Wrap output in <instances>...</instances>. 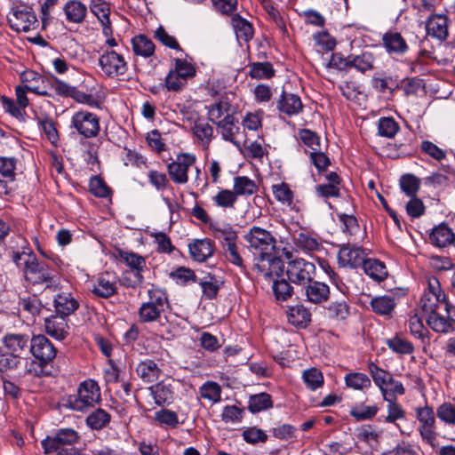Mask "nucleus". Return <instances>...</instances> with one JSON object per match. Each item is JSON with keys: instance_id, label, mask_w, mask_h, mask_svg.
Returning a JSON list of instances; mask_svg holds the SVG:
<instances>
[{"instance_id": "3", "label": "nucleus", "mask_w": 455, "mask_h": 455, "mask_svg": "<svg viewBox=\"0 0 455 455\" xmlns=\"http://www.w3.org/2000/svg\"><path fill=\"white\" fill-rule=\"evenodd\" d=\"M30 352L38 361L39 366V370H34V374H45L44 367L52 362L57 354L53 344L44 335L34 336L30 341Z\"/></svg>"}, {"instance_id": "10", "label": "nucleus", "mask_w": 455, "mask_h": 455, "mask_svg": "<svg viewBox=\"0 0 455 455\" xmlns=\"http://www.w3.org/2000/svg\"><path fill=\"white\" fill-rule=\"evenodd\" d=\"M315 272V265L301 258L290 260L286 269L289 280L301 285L313 280Z\"/></svg>"}, {"instance_id": "25", "label": "nucleus", "mask_w": 455, "mask_h": 455, "mask_svg": "<svg viewBox=\"0 0 455 455\" xmlns=\"http://www.w3.org/2000/svg\"><path fill=\"white\" fill-rule=\"evenodd\" d=\"M63 12L68 22L81 24L86 18L87 7L78 0H69L64 4Z\"/></svg>"}, {"instance_id": "19", "label": "nucleus", "mask_w": 455, "mask_h": 455, "mask_svg": "<svg viewBox=\"0 0 455 455\" xmlns=\"http://www.w3.org/2000/svg\"><path fill=\"white\" fill-rule=\"evenodd\" d=\"M116 291L115 278L108 273L99 275L92 289V292L95 296L104 299L113 296Z\"/></svg>"}, {"instance_id": "62", "label": "nucleus", "mask_w": 455, "mask_h": 455, "mask_svg": "<svg viewBox=\"0 0 455 455\" xmlns=\"http://www.w3.org/2000/svg\"><path fill=\"white\" fill-rule=\"evenodd\" d=\"M405 392L403 385L402 382L395 379L391 375L387 379V384H385L384 388L381 390L383 397L385 400H387V396L395 397L396 395H402Z\"/></svg>"}, {"instance_id": "42", "label": "nucleus", "mask_w": 455, "mask_h": 455, "mask_svg": "<svg viewBox=\"0 0 455 455\" xmlns=\"http://www.w3.org/2000/svg\"><path fill=\"white\" fill-rule=\"evenodd\" d=\"M111 419V416L108 412L103 409H96L90 413L86 419V425L92 430H100L104 428Z\"/></svg>"}, {"instance_id": "64", "label": "nucleus", "mask_w": 455, "mask_h": 455, "mask_svg": "<svg viewBox=\"0 0 455 455\" xmlns=\"http://www.w3.org/2000/svg\"><path fill=\"white\" fill-rule=\"evenodd\" d=\"M187 84L188 82L172 69L169 71L164 79V86L169 92H180Z\"/></svg>"}, {"instance_id": "55", "label": "nucleus", "mask_w": 455, "mask_h": 455, "mask_svg": "<svg viewBox=\"0 0 455 455\" xmlns=\"http://www.w3.org/2000/svg\"><path fill=\"white\" fill-rule=\"evenodd\" d=\"M212 201L219 207L234 208L237 197L233 190L221 189L212 197Z\"/></svg>"}, {"instance_id": "51", "label": "nucleus", "mask_w": 455, "mask_h": 455, "mask_svg": "<svg viewBox=\"0 0 455 455\" xmlns=\"http://www.w3.org/2000/svg\"><path fill=\"white\" fill-rule=\"evenodd\" d=\"M170 277L179 285H187L196 282L195 272L188 267H180L170 273Z\"/></svg>"}, {"instance_id": "13", "label": "nucleus", "mask_w": 455, "mask_h": 455, "mask_svg": "<svg viewBox=\"0 0 455 455\" xmlns=\"http://www.w3.org/2000/svg\"><path fill=\"white\" fill-rule=\"evenodd\" d=\"M255 267L267 280H272L275 276H280L284 269V265L280 258L269 252H265L259 257Z\"/></svg>"}, {"instance_id": "15", "label": "nucleus", "mask_w": 455, "mask_h": 455, "mask_svg": "<svg viewBox=\"0 0 455 455\" xmlns=\"http://www.w3.org/2000/svg\"><path fill=\"white\" fill-rule=\"evenodd\" d=\"M276 109L279 111L280 116H291L299 115L302 111L303 104L297 94L289 93L283 90L276 101Z\"/></svg>"}, {"instance_id": "41", "label": "nucleus", "mask_w": 455, "mask_h": 455, "mask_svg": "<svg viewBox=\"0 0 455 455\" xmlns=\"http://www.w3.org/2000/svg\"><path fill=\"white\" fill-rule=\"evenodd\" d=\"M208 116L209 120L215 124H218L226 118V116H233L230 113V104L226 100H220L209 107Z\"/></svg>"}, {"instance_id": "21", "label": "nucleus", "mask_w": 455, "mask_h": 455, "mask_svg": "<svg viewBox=\"0 0 455 455\" xmlns=\"http://www.w3.org/2000/svg\"><path fill=\"white\" fill-rule=\"evenodd\" d=\"M136 374L142 381L151 383L156 381L162 374V370L152 359L140 361L135 369Z\"/></svg>"}, {"instance_id": "52", "label": "nucleus", "mask_w": 455, "mask_h": 455, "mask_svg": "<svg viewBox=\"0 0 455 455\" xmlns=\"http://www.w3.org/2000/svg\"><path fill=\"white\" fill-rule=\"evenodd\" d=\"M437 418L445 425L455 426V405L451 403H443L436 408Z\"/></svg>"}, {"instance_id": "24", "label": "nucleus", "mask_w": 455, "mask_h": 455, "mask_svg": "<svg viewBox=\"0 0 455 455\" xmlns=\"http://www.w3.org/2000/svg\"><path fill=\"white\" fill-rule=\"evenodd\" d=\"M383 45L388 53L403 54L409 47L403 36L395 31L387 32L382 36Z\"/></svg>"}, {"instance_id": "46", "label": "nucleus", "mask_w": 455, "mask_h": 455, "mask_svg": "<svg viewBox=\"0 0 455 455\" xmlns=\"http://www.w3.org/2000/svg\"><path fill=\"white\" fill-rule=\"evenodd\" d=\"M234 116H226V118L216 124L221 129V136L223 140L234 142L235 136L239 132V127L235 124Z\"/></svg>"}, {"instance_id": "12", "label": "nucleus", "mask_w": 455, "mask_h": 455, "mask_svg": "<svg viewBox=\"0 0 455 455\" xmlns=\"http://www.w3.org/2000/svg\"><path fill=\"white\" fill-rule=\"evenodd\" d=\"M71 126L84 138L95 137L100 130V120L97 116L87 111L76 113L72 116Z\"/></svg>"}, {"instance_id": "39", "label": "nucleus", "mask_w": 455, "mask_h": 455, "mask_svg": "<svg viewBox=\"0 0 455 455\" xmlns=\"http://www.w3.org/2000/svg\"><path fill=\"white\" fill-rule=\"evenodd\" d=\"M257 190L255 182L246 176L234 178L233 192L238 196H250Z\"/></svg>"}, {"instance_id": "26", "label": "nucleus", "mask_w": 455, "mask_h": 455, "mask_svg": "<svg viewBox=\"0 0 455 455\" xmlns=\"http://www.w3.org/2000/svg\"><path fill=\"white\" fill-rule=\"evenodd\" d=\"M305 295L309 302L319 304L328 299L330 289L323 283L311 280L305 288Z\"/></svg>"}, {"instance_id": "18", "label": "nucleus", "mask_w": 455, "mask_h": 455, "mask_svg": "<svg viewBox=\"0 0 455 455\" xmlns=\"http://www.w3.org/2000/svg\"><path fill=\"white\" fill-rule=\"evenodd\" d=\"M90 10L100 22L103 34L106 36H109L112 34L111 22L109 20V4L104 0H92L90 4Z\"/></svg>"}, {"instance_id": "22", "label": "nucleus", "mask_w": 455, "mask_h": 455, "mask_svg": "<svg viewBox=\"0 0 455 455\" xmlns=\"http://www.w3.org/2000/svg\"><path fill=\"white\" fill-rule=\"evenodd\" d=\"M454 238L455 234L444 223L435 227L429 234L430 243L438 248H444L453 244Z\"/></svg>"}, {"instance_id": "7", "label": "nucleus", "mask_w": 455, "mask_h": 455, "mask_svg": "<svg viewBox=\"0 0 455 455\" xmlns=\"http://www.w3.org/2000/svg\"><path fill=\"white\" fill-rule=\"evenodd\" d=\"M196 157L190 153L178 154L175 160L167 164V172L171 180L180 185L188 183V171L196 164Z\"/></svg>"}, {"instance_id": "36", "label": "nucleus", "mask_w": 455, "mask_h": 455, "mask_svg": "<svg viewBox=\"0 0 455 455\" xmlns=\"http://www.w3.org/2000/svg\"><path fill=\"white\" fill-rule=\"evenodd\" d=\"M150 393L158 406L169 404L172 401L173 392L172 386L164 382H158L149 387Z\"/></svg>"}, {"instance_id": "28", "label": "nucleus", "mask_w": 455, "mask_h": 455, "mask_svg": "<svg viewBox=\"0 0 455 455\" xmlns=\"http://www.w3.org/2000/svg\"><path fill=\"white\" fill-rule=\"evenodd\" d=\"M189 253L193 259L204 262L213 253V244L209 239L196 240L188 245Z\"/></svg>"}, {"instance_id": "40", "label": "nucleus", "mask_w": 455, "mask_h": 455, "mask_svg": "<svg viewBox=\"0 0 455 455\" xmlns=\"http://www.w3.org/2000/svg\"><path fill=\"white\" fill-rule=\"evenodd\" d=\"M344 380L346 386L354 390L364 391L371 387L370 378L362 372H349L345 376Z\"/></svg>"}, {"instance_id": "32", "label": "nucleus", "mask_w": 455, "mask_h": 455, "mask_svg": "<svg viewBox=\"0 0 455 455\" xmlns=\"http://www.w3.org/2000/svg\"><path fill=\"white\" fill-rule=\"evenodd\" d=\"M132 51L135 55L149 58L155 53L156 46L145 35H138L132 39Z\"/></svg>"}, {"instance_id": "57", "label": "nucleus", "mask_w": 455, "mask_h": 455, "mask_svg": "<svg viewBox=\"0 0 455 455\" xmlns=\"http://www.w3.org/2000/svg\"><path fill=\"white\" fill-rule=\"evenodd\" d=\"M172 69L187 82L189 78L194 77L196 73V68L192 63L188 62L187 60L179 58L175 59L174 68Z\"/></svg>"}, {"instance_id": "4", "label": "nucleus", "mask_w": 455, "mask_h": 455, "mask_svg": "<svg viewBox=\"0 0 455 455\" xmlns=\"http://www.w3.org/2000/svg\"><path fill=\"white\" fill-rule=\"evenodd\" d=\"M416 418L419 420V432L422 440L435 448L437 446L435 418L432 407L425 405L416 408Z\"/></svg>"}, {"instance_id": "8", "label": "nucleus", "mask_w": 455, "mask_h": 455, "mask_svg": "<svg viewBox=\"0 0 455 455\" xmlns=\"http://www.w3.org/2000/svg\"><path fill=\"white\" fill-rule=\"evenodd\" d=\"M7 18L10 27L18 32L36 29L38 25L36 15L27 6L12 8Z\"/></svg>"}, {"instance_id": "59", "label": "nucleus", "mask_w": 455, "mask_h": 455, "mask_svg": "<svg viewBox=\"0 0 455 455\" xmlns=\"http://www.w3.org/2000/svg\"><path fill=\"white\" fill-rule=\"evenodd\" d=\"M299 138L311 151L321 150L320 138L315 132L302 129L299 132Z\"/></svg>"}, {"instance_id": "31", "label": "nucleus", "mask_w": 455, "mask_h": 455, "mask_svg": "<svg viewBox=\"0 0 455 455\" xmlns=\"http://www.w3.org/2000/svg\"><path fill=\"white\" fill-rule=\"evenodd\" d=\"M295 245L307 252L319 251L322 248V243L316 235L309 232H300L294 236Z\"/></svg>"}, {"instance_id": "2", "label": "nucleus", "mask_w": 455, "mask_h": 455, "mask_svg": "<svg viewBox=\"0 0 455 455\" xmlns=\"http://www.w3.org/2000/svg\"><path fill=\"white\" fill-rule=\"evenodd\" d=\"M148 300L139 308V317L143 323L157 321L168 302L165 292L160 289L151 288L148 291Z\"/></svg>"}, {"instance_id": "50", "label": "nucleus", "mask_w": 455, "mask_h": 455, "mask_svg": "<svg viewBox=\"0 0 455 455\" xmlns=\"http://www.w3.org/2000/svg\"><path fill=\"white\" fill-rule=\"evenodd\" d=\"M399 131V124L392 117H381L378 124V133L382 137L394 138Z\"/></svg>"}, {"instance_id": "60", "label": "nucleus", "mask_w": 455, "mask_h": 455, "mask_svg": "<svg viewBox=\"0 0 455 455\" xmlns=\"http://www.w3.org/2000/svg\"><path fill=\"white\" fill-rule=\"evenodd\" d=\"M368 371L373 381L380 388L381 391L392 374L379 368L372 362L368 363Z\"/></svg>"}, {"instance_id": "34", "label": "nucleus", "mask_w": 455, "mask_h": 455, "mask_svg": "<svg viewBox=\"0 0 455 455\" xmlns=\"http://www.w3.org/2000/svg\"><path fill=\"white\" fill-rule=\"evenodd\" d=\"M420 303L421 308L426 315L440 309L451 307V304L447 301L446 296L423 295Z\"/></svg>"}, {"instance_id": "35", "label": "nucleus", "mask_w": 455, "mask_h": 455, "mask_svg": "<svg viewBox=\"0 0 455 455\" xmlns=\"http://www.w3.org/2000/svg\"><path fill=\"white\" fill-rule=\"evenodd\" d=\"M363 267L364 273L377 282H381L387 276V270L385 264L379 259H366Z\"/></svg>"}, {"instance_id": "23", "label": "nucleus", "mask_w": 455, "mask_h": 455, "mask_svg": "<svg viewBox=\"0 0 455 455\" xmlns=\"http://www.w3.org/2000/svg\"><path fill=\"white\" fill-rule=\"evenodd\" d=\"M426 28L429 36L445 40L448 36V19L441 14L430 15L427 18Z\"/></svg>"}, {"instance_id": "48", "label": "nucleus", "mask_w": 455, "mask_h": 455, "mask_svg": "<svg viewBox=\"0 0 455 455\" xmlns=\"http://www.w3.org/2000/svg\"><path fill=\"white\" fill-rule=\"evenodd\" d=\"M302 379L307 388L314 391L323 385V375L317 368H310L304 371Z\"/></svg>"}, {"instance_id": "47", "label": "nucleus", "mask_w": 455, "mask_h": 455, "mask_svg": "<svg viewBox=\"0 0 455 455\" xmlns=\"http://www.w3.org/2000/svg\"><path fill=\"white\" fill-rule=\"evenodd\" d=\"M275 75L270 62H253L250 65L249 76L254 79H269Z\"/></svg>"}, {"instance_id": "9", "label": "nucleus", "mask_w": 455, "mask_h": 455, "mask_svg": "<svg viewBox=\"0 0 455 455\" xmlns=\"http://www.w3.org/2000/svg\"><path fill=\"white\" fill-rule=\"evenodd\" d=\"M99 66L101 71L108 77L123 76L128 67L122 54L113 50L104 51L99 57Z\"/></svg>"}, {"instance_id": "11", "label": "nucleus", "mask_w": 455, "mask_h": 455, "mask_svg": "<svg viewBox=\"0 0 455 455\" xmlns=\"http://www.w3.org/2000/svg\"><path fill=\"white\" fill-rule=\"evenodd\" d=\"M250 249L258 251L259 256L275 248V239L271 233L259 227H252L244 236Z\"/></svg>"}, {"instance_id": "58", "label": "nucleus", "mask_w": 455, "mask_h": 455, "mask_svg": "<svg viewBox=\"0 0 455 455\" xmlns=\"http://www.w3.org/2000/svg\"><path fill=\"white\" fill-rule=\"evenodd\" d=\"M272 289L277 300L285 301L291 298L293 293L292 287L284 279L274 281Z\"/></svg>"}, {"instance_id": "1", "label": "nucleus", "mask_w": 455, "mask_h": 455, "mask_svg": "<svg viewBox=\"0 0 455 455\" xmlns=\"http://www.w3.org/2000/svg\"><path fill=\"white\" fill-rule=\"evenodd\" d=\"M100 402V389L96 381L87 379L82 382L77 392L69 395L68 406L73 411H88Z\"/></svg>"}, {"instance_id": "63", "label": "nucleus", "mask_w": 455, "mask_h": 455, "mask_svg": "<svg viewBox=\"0 0 455 455\" xmlns=\"http://www.w3.org/2000/svg\"><path fill=\"white\" fill-rule=\"evenodd\" d=\"M400 186L407 196H414L419 189V180L414 175L406 174L401 178Z\"/></svg>"}, {"instance_id": "29", "label": "nucleus", "mask_w": 455, "mask_h": 455, "mask_svg": "<svg viewBox=\"0 0 455 455\" xmlns=\"http://www.w3.org/2000/svg\"><path fill=\"white\" fill-rule=\"evenodd\" d=\"M121 259L126 262V264L135 271L134 273V282L136 283H141L143 282V276L141 275V271L146 267L145 259L132 251H120Z\"/></svg>"}, {"instance_id": "16", "label": "nucleus", "mask_w": 455, "mask_h": 455, "mask_svg": "<svg viewBox=\"0 0 455 455\" xmlns=\"http://www.w3.org/2000/svg\"><path fill=\"white\" fill-rule=\"evenodd\" d=\"M449 309L444 308L427 315V323L434 331L439 333H449L454 331L449 319Z\"/></svg>"}, {"instance_id": "53", "label": "nucleus", "mask_w": 455, "mask_h": 455, "mask_svg": "<svg viewBox=\"0 0 455 455\" xmlns=\"http://www.w3.org/2000/svg\"><path fill=\"white\" fill-rule=\"evenodd\" d=\"M387 345L392 351L402 355H410L414 350L411 342L398 336L387 339Z\"/></svg>"}, {"instance_id": "49", "label": "nucleus", "mask_w": 455, "mask_h": 455, "mask_svg": "<svg viewBox=\"0 0 455 455\" xmlns=\"http://www.w3.org/2000/svg\"><path fill=\"white\" fill-rule=\"evenodd\" d=\"M200 395L212 403H218L221 399V387L214 381L205 382L199 390Z\"/></svg>"}, {"instance_id": "45", "label": "nucleus", "mask_w": 455, "mask_h": 455, "mask_svg": "<svg viewBox=\"0 0 455 455\" xmlns=\"http://www.w3.org/2000/svg\"><path fill=\"white\" fill-rule=\"evenodd\" d=\"M193 132L203 148H208L213 137V128L208 123L199 121L195 123Z\"/></svg>"}, {"instance_id": "17", "label": "nucleus", "mask_w": 455, "mask_h": 455, "mask_svg": "<svg viewBox=\"0 0 455 455\" xmlns=\"http://www.w3.org/2000/svg\"><path fill=\"white\" fill-rule=\"evenodd\" d=\"M44 328L48 335L59 340L64 339L68 334L66 317L57 314L45 318Z\"/></svg>"}, {"instance_id": "27", "label": "nucleus", "mask_w": 455, "mask_h": 455, "mask_svg": "<svg viewBox=\"0 0 455 455\" xmlns=\"http://www.w3.org/2000/svg\"><path fill=\"white\" fill-rule=\"evenodd\" d=\"M79 307L77 300L68 292L59 293L54 298V307L57 315L67 317Z\"/></svg>"}, {"instance_id": "30", "label": "nucleus", "mask_w": 455, "mask_h": 455, "mask_svg": "<svg viewBox=\"0 0 455 455\" xmlns=\"http://www.w3.org/2000/svg\"><path fill=\"white\" fill-rule=\"evenodd\" d=\"M28 336L21 333H9L4 336L2 341L5 348L20 355L28 345Z\"/></svg>"}, {"instance_id": "5", "label": "nucleus", "mask_w": 455, "mask_h": 455, "mask_svg": "<svg viewBox=\"0 0 455 455\" xmlns=\"http://www.w3.org/2000/svg\"><path fill=\"white\" fill-rule=\"evenodd\" d=\"M23 273L26 280L33 284L52 283L54 278V272L44 261H40L34 255L25 261Z\"/></svg>"}, {"instance_id": "14", "label": "nucleus", "mask_w": 455, "mask_h": 455, "mask_svg": "<svg viewBox=\"0 0 455 455\" xmlns=\"http://www.w3.org/2000/svg\"><path fill=\"white\" fill-rule=\"evenodd\" d=\"M366 255L363 248L346 244L341 246L339 251L338 261L342 267L356 268L363 265Z\"/></svg>"}, {"instance_id": "33", "label": "nucleus", "mask_w": 455, "mask_h": 455, "mask_svg": "<svg viewBox=\"0 0 455 455\" xmlns=\"http://www.w3.org/2000/svg\"><path fill=\"white\" fill-rule=\"evenodd\" d=\"M370 304L372 311L379 315H389L396 306L395 298L389 295L374 297Z\"/></svg>"}, {"instance_id": "38", "label": "nucleus", "mask_w": 455, "mask_h": 455, "mask_svg": "<svg viewBox=\"0 0 455 455\" xmlns=\"http://www.w3.org/2000/svg\"><path fill=\"white\" fill-rule=\"evenodd\" d=\"M288 321L297 327L305 328L311 321V313L303 306H295L290 308Z\"/></svg>"}, {"instance_id": "61", "label": "nucleus", "mask_w": 455, "mask_h": 455, "mask_svg": "<svg viewBox=\"0 0 455 455\" xmlns=\"http://www.w3.org/2000/svg\"><path fill=\"white\" fill-rule=\"evenodd\" d=\"M155 420L160 425H165L170 427H176L180 423L177 413L167 409L156 411L155 413Z\"/></svg>"}, {"instance_id": "20", "label": "nucleus", "mask_w": 455, "mask_h": 455, "mask_svg": "<svg viewBox=\"0 0 455 455\" xmlns=\"http://www.w3.org/2000/svg\"><path fill=\"white\" fill-rule=\"evenodd\" d=\"M17 160L14 157L0 156V195H6L9 192L8 183L15 180V169Z\"/></svg>"}, {"instance_id": "37", "label": "nucleus", "mask_w": 455, "mask_h": 455, "mask_svg": "<svg viewBox=\"0 0 455 455\" xmlns=\"http://www.w3.org/2000/svg\"><path fill=\"white\" fill-rule=\"evenodd\" d=\"M231 24L239 40L249 42L253 36L252 25L238 14H235L231 19Z\"/></svg>"}, {"instance_id": "56", "label": "nucleus", "mask_w": 455, "mask_h": 455, "mask_svg": "<svg viewBox=\"0 0 455 455\" xmlns=\"http://www.w3.org/2000/svg\"><path fill=\"white\" fill-rule=\"evenodd\" d=\"M327 312L331 319L344 320L349 315V307L345 300L333 301L329 304Z\"/></svg>"}, {"instance_id": "6", "label": "nucleus", "mask_w": 455, "mask_h": 455, "mask_svg": "<svg viewBox=\"0 0 455 455\" xmlns=\"http://www.w3.org/2000/svg\"><path fill=\"white\" fill-rule=\"evenodd\" d=\"M80 440L79 434L73 428H60L53 436H48L42 441L44 453L49 454L60 449L74 447Z\"/></svg>"}, {"instance_id": "44", "label": "nucleus", "mask_w": 455, "mask_h": 455, "mask_svg": "<svg viewBox=\"0 0 455 455\" xmlns=\"http://www.w3.org/2000/svg\"><path fill=\"white\" fill-rule=\"evenodd\" d=\"M273 406L270 395L260 393L249 398L248 410L252 413L269 409Z\"/></svg>"}, {"instance_id": "54", "label": "nucleus", "mask_w": 455, "mask_h": 455, "mask_svg": "<svg viewBox=\"0 0 455 455\" xmlns=\"http://www.w3.org/2000/svg\"><path fill=\"white\" fill-rule=\"evenodd\" d=\"M267 154L268 150L262 141L254 140L244 146V156L246 157L261 161Z\"/></svg>"}, {"instance_id": "43", "label": "nucleus", "mask_w": 455, "mask_h": 455, "mask_svg": "<svg viewBox=\"0 0 455 455\" xmlns=\"http://www.w3.org/2000/svg\"><path fill=\"white\" fill-rule=\"evenodd\" d=\"M272 192L275 198L282 204L293 209L295 204L293 202L294 195L286 183H279L272 186Z\"/></svg>"}]
</instances>
